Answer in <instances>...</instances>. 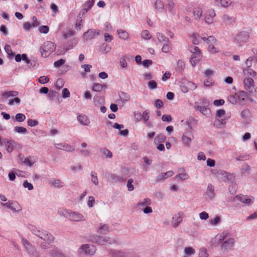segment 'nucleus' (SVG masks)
Instances as JSON below:
<instances>
[{"label":"nucleus","mask_w":257,"mask_h":257,"mask_svg":"<svg viewBox=\"0 0 257 257\" xmlns=\"http://www.w3.org/2000/svg\"><path fill=\"white\" fill-rule=\"evenodd\" d=\"M232 2L231 0H215V5L219 7H222L224 8H227L229 7L231 4Z\"/></svg>","instance_id":"aec40b11"},{"label":"nucleus","mask_w":257,"mask_h":257,"mask_svg":"<svg viewBox=\"0 0 257 257\" xmlns=\"http://www.w3.org/2000/svg\"><path fill=\"white\" fill-rule=\"evenodd\" d=\"M37 161V158L34 156H29L24 159L23 163L27 166L31 167Z\"/></svg>","instance_id":"a211bd4d"},{"label":"nucleus","mask_w":257,"mask_h":257,"mask_svg":"<svg viewBox=\"0 0 257 257\" xmlns=\"http://www.w3.org/2000/svg\"><path fill=\"white\" fill-rule=\"evenodd\" d=\"M249 34L246 32H241L238 33L235 37V42L240 46L243 45L249 38Z\"/></svg>","instance_id":"39448f33"},{"label":"nucleus","mask_w":257,"mask_h":257,"mask_svg":"<svg viewBox=\"0 0 257 257\" xmlns=\"http://www.w3.org/2000/svg\"><path fill=\"white\" fill-rule=\"evenodd\" d=\"M26 115L22 113H18L15 116L16 120L19 122L24 121L26 119Z\"/></svg>","instance_id":"de8ad7c7"},{"label":"nucleus","mask_w":257,"mask_h":257,"mask_svg":"<svg viewBox=\"0 0 257 257\" xmlns=\"http://www.w3.org/2000/svg\"><path fill=\"white\" fill-rule=\"evenodd\" d=\"M151 203V200L150 198H147L140 200L137 203V206L139 207H145L150 205Z\"/></svg>","instance_id":"473e14b6"},{"label":"nucleus","mask_w":257,"mask_h":257,"mask_svg":"<svg viewBox=\"0 0 257 257\" xmlns=\"http://www.w3.org/2000/svg\"><path fill=\"white\" fill-rule=\"evenodd\" d=\"M238 103L243 105L245 103L246 100L248 98L247 93L244 91H240L237 93Z\"/></svg>","instance_id":"f3484780"},{"label":"nucleus","mask_w":257,"mask_h":257,"mask_svg":"<svg viewBox=\"0 0 257 257\" xmlns=\"http://www.w3.org/2000/svg\"><path fill=\"white\" fill-rule=\"evenodd\" d=\"M220 222V217L219 216H216L213 219L209 220L210 224L213 226H216Z\"/></svg>","instance_id":"6e6d98bb"},{"label":"nucleus","mask_w":257,"mask_h":257,"mask_svg":"<svg viewBox=\"0 0 257 257\" xmlns=\"http://www.w3.org/2000/svg\"><path fill=\"white\" fill-rule=\"evenodd\" d=\"M156 37L160 42L162 43H168L169 42V39L168 38L165 36L163 34L161 33H157L156 34Z\"/></svg>","instance_id":"c9c22d12"},{"label":"nucleus","mask_w":257,"mask_h":257,"mask_svg":"<svg viewBox=\"0 0 257 257\" xmlns=\"http://www.w3.org/2000/svg\"><path fill=\"white\" fill-rule=\"evenodd\" d=\"M38 81L40 83L44 84L49 81V78L47 76H42L39 77Z\"/></svg>","instance_id":"e2e57ef3"},{"label":"nucleus","mask_w":257,"mask_h":257,"mask_svg":"<svg viewBox=\"0 0 257 257\" xmlns=\"http://www.w3.org/2000/svg\"><path fill=\"white\" fill-rule=\"evenodd\" d=\"M99 34V31H96V30L89 29L83 34L82 37L84 40L88 41L95 38L96 36H98Z\"/></svg>","instance_id":"ddd939ff"},{"label":"nucleus","mask_w":257,"mask_h":257,"mask_svg":"<svg viewBox=\"0 0 257 257\" xmlns=\"http://www.w3.org/2000/svg\"><path fill=\"white\" fill-rule=\"evenodd\" d=\"M95 2V0H88L87 1L84 6V8L86 9L87 10H90L93 7Z\"/></svg>","instance_id":"49530a36"},{"label":"nucleus","mask_w":257,"mask_h":257,"mask_svg":"<svg viewBox=\"0 0 257 257\" xmlns=\"http://www.w3.org/2000/svg\"><path fill=\"white\" fill-rule=\"evenodd\" d=\"M71 169L74 172H79L82 170L83 166L80 164H77L75 165L71 166Z\"/></svg>","instance_id":"4d7b16f0"},{"label":"nucleus","mask_w":257,"mask_h":257,"mask_svg":"<svg viewBox=\"0 0 257 257\" xmlns=\"http://www.w3.org/2000/svg\"><path fill=\"white\" fill-rule=\"evenodd\" d=\"M171 50V46L168 44V43H165L162 48V50L163 52L164 53H168L169 52L170 50Z\"/></svg>","instance_id":"0e129e2a"},{"label":"nucleus","mask_w":257,"mask_h":257,"mask_svg":"<svg viewBox=\"0 0 257 257\" xmlns=\"http://www.w3.org/2000/svg\"><path fill=\"white\" fill-rule=\"evenodd\" d=\"M95 251L96 248L92 244H83L79 248V252L80 253H84L88 255H93Z\"/></svg>","instance_id":"0eeeda50"},{"label":"nucleus","mask_w":257,"mask_h":257,"mask_svg":"<svg viewBox=\"0 0 257 257\" xmlns=\"http://www.w3.org/2000/svg\"><path fill=\"white\" fill-rule=\"evenodd\" d=\"M18 92L15 90H12L9 91L5 92L3 94V96L5 98H8L9 97H16L18 95Z\"/></svg>","instance_id":"e433bc0d"},{"label":"nucleus","mask_w":257,"mask_h":257,"mask_svg":"<svg viewBox=\"0 0 257 257\" xmlns=\"http://www.w3.org/2000/svg\"><path fill=\"white\" fill-rule=\"evenodd\" d=\"M184 253L186 255H193L195 253V249L191 247H186L184 249Z\"/></svg>","instance_id":"37998d69"},{"label":"nucleus","mask_w":257,"mask_h":257,"mask_svg":"<svg viewBox=\"0 0 257 257\" xmlns=\"http://www.w3.org/2000/svg\"><path fill=\"white\" fill-rule=\"evenodd\" d=\"M56 49L55 44L51 41H46L40 48L41 56L46 58L48 57Z\"/></svg>","instance_id":"f257e3e1"},{"label":"nucleus","mask_w":257,"mask_h":257,"mask_svg":"<svg viewBox=\"0 0 257 257\" xmlns=\"http://www.w3.org/2000/svg\"><path fill=\"white\" fill-rule=\"evenodd\" d=\"M166 139V136L163 134H159L155 138V142L156 143H163Z\"/></svg>","instance_id":"79ce46f5"},{"label":"nucleus","mask_w":257,"mask_h":257,"mask_svg":"<svg viewBox=\"0 0 257 257\" xmlns=\"http://www.w3.org/2000/svg\"><path fill=\"white\" fill-rule=\"evenodd\" d=\"M22 243L23 246L25 247L26 249L29 252H31L33 250V246L30 243L29 241L26 239L23 238L22 239Z\"/></svg>","instance_id":"7c9ffc66"},{"label":"nucleus","mask_w":257,"mask_h":257,"mask_svg":"<svg viewBox=\"0 0 257 257\" xmlns=\"http://www.w3.org/2000/svg\"><path fill=\"white\" fill-rule=\"evenodd\" d=\"M63 254L56 250H53L49 253L48 257H62Z\"/></svg>","instance_id":"09e8293b"},{"label":"nucleus","mask_w":257,"mask_h":257,"mask_svg":"<svg viewBox=\"0 0 257 257\" xmlns=\"http://www.w3.org/2000/svg\"><path fill=\"white\" fill-rule=\"evenodd\" d=\"M149 113L150 112L148 110L144 111L142 113V120H144V121H147V120H149L150 118Z\"/></svg>","instance_id":"5fc2aeb1"},{"label":"nucleus","mask_w":257,"mask_h":257,"mask_svg":"<svg viewBox=\"0 0 257 257\" xmlns=\"http://www.w3.org/2000/svg\"><path fill=\"white\" fill-rule=\"evenodd\" d=\"M216 13L213 9H210L204 13V21L207 24H211L214 22Z\"/></svg>","instance_id":"9b49d317"},{"label":"nucleus","mask_w":257,"mask_h":257,"mask_svg":"<svg viewBox=\"0 0 257 257\" xmlns=\"http://www.w3.org/2000/svg\"><path fill=\"white\" fill-rule=\"evenodd\" d=\"M233 200H238L244 204L246 205H251L254 200V198H249L247 196H245L243 195H236L234 197Z\"/></svg>","instance_id":"f8f14e48"},{"label":"nucleus","mask_w":257,"mask_h":257,"mask_svg":"<svg viewBox=\"0 0 257 257\" xmlns=\"http://www.w3.org/2000/svg\"><path fill=\"white\" fill-rule=\"evenodd\" d=\"M103 88L102 85L99 83H95L92 86V90L94 91L100 92Z\"/></svg>","instance_id":"052dcab7"},{"label":"nucleus","mask_w":257,"mask_h":257,"mask_svg":"<svg viewBox=\"0 0 257 257\" xmlns=\"http://www.w3.org/2000/svg\"><path fill=\"white\" fill-rule=\"evenodd\" d=\"M111 257H128V253L120 250H113L110 253Z\"/></svg>","instance_id":"a878e982"},{"label":"nucleus","mask_w":257,"mask_h":257,"mask_svg":"<svg viewBox=\"0 0 257 257\" xmlns=\"http://www.w3.org/2000/svg\"><path fill=\"white\" fill-rule=\"evenodd\" d=\"M14 142L12 141H5L6 150L8 153H11L14 149Z\"/></svg>","instance_id":"4c0bfd02"},{"label":"nucleus","mask_w":257,"mask_h":257,"mask_svg":"<svg viewBox=\"0 0 257 257\" xmlns=\"http://www.w3.org/2000/svg\"><path fill=\"white\" fill-rule=\"evenodd\" d=\"M190 38L193 45H197L200 43V36L198 33H192L190 36Z\"/></svg>","instance_id":"2f4dec72"},{"label":"nucleus","mask_w":257,"mask_h":257,"mask_svg":"<svg viewBox=\"0 0 257 257\" xmlns=\"http://www.w3.org/2000/svg\"><path fill=\"white\" fill-rule=\"evenodd\" d=\"M70 210H71L68 209L60 208L58 209L57 213L60 216L68 219Z\"/></svg>","instance_id":"393cba45"},{"label":"nucleus","mask_w":257,"mask_h":257,"mask_svg":"<svg viewBox=\"0 0 257 257\" xmlns=\"http://www.w3.org/2000/svg\"><path fill=\"white\" fill-rule=\"evenodd\" d=\"M227 233L223 232L219 236V240L222 241L220 246L224 249H231L235 243V240L233 238H227Z\"/></svg>","instance_id":"f03ea898"},{"label":"nucleus","mask_w":257,"mask_h":257,"mask_svg":"<svg viewBox=\"0 0 257 257\" xmlns=\"http://www.w3.org/2000/svg\"><path fill=\"white\" fill-rule=\"evenodd\" d=\"M29 229L36 236H40V230L33 225H29Z\"/></svg>","instance_id":"a18cd8bd"},{"label":"nucleus","mask_w":257,"mask_h":257,"mask_svg":"<svg viewBox=\"0 0 257 257\" xmlns=\"http://www.w3.org/2000/svg\"><path fill=\"white\" fill-rule=\"evenodd\" d=\"M48 183L51 187L60 188L64 186V183L60 179H52L48 180Z\"/></svg>","instance_id":"2eb2a0df"},{"label":"nucleus","mask_w":257,"mask_h":257,"mask_svg":"<svg viewBox=\"0 0 257 257\" xmlns=\"http://www.w3.org/2000/svg\"><path fill=\"white\" fill-rule=\"evenodd\" d=\"M174 174V173L172 171H169L166 173L160 174L158 175L157 181H159L162 180L166 179L168 177H171Z\"/></svg>","instance_id":"cd10ccee"},{"label":"nucleus","mask_w":257,"mask_h":257,"mask_svg":"<svg viewBox=\"0 0 257 257\" xmlns=\"http://www.w3.org/2000/svg\"><path fill=\"white\" fill-rule=\"evenodd\" d=\"M5 50L9 57H12L14 56V53L13 52L11 46L9 45H5Z\"/></svg>","instance_id":"864d4df0"},{"label":"nucleus","mask_w":257,"mask_h":257,"mask_svg":"<svg viewBox=\"0 0 257 257\" xmlns=\"http://www.w3.org/2000/svg\"><path fill=\"white\" fill-rule=\"evenodd\" d=\"M155 7L158 10H162L164 8V5L161 0H157L155 2Z\"/></svg>","instance_id":"69168bd1"},{"label":"nucleus","mask_w":257,"mask_h":257,"mask_svg":"<svg viewBox=\"0 0 257 257\" xmlns=\"http://www.w3.org/2000/svg\"><path fill=\"white\" fill-rule=\"evenodd\" d=\"M241 118L245 121L248 120L250 117V112L248 109H244L240 113Z\"/></svg>","instance_id":"72a5a7b5"},{"label":"nucleus","mask_w":257,"mask_h":257,"mask_svg":"<svg viewBox=\"0 0 257 257\" xmlns=\"http://www.w3.org/2000/svg\"><path fill=\"white\" fill-rule=\"evenodd\" d=\"M243 84L245 89L250 93H254L256 91L254 81L252 78L247 77L244 78Z\"/></svg>","instance_id":"423d86ee"},{"label":"nucleus","mask_w":257,"mask_h":257,"mask_svg":"<svg viewBox=\"0 0 257 257\" xmlns=\"http://www.w3.org/2000/svg\"><path fill=\"white\" fill-rule=\"evenodd\" d=\"M96 175V173L94 172H91L90 173L91 181L95 185H97L98 184V178Z\"/></svg>","instance_id":"8fccbe9b"},{"label":"nucleus","mask_w":257,"mask_h":257,"mask_svg":"<svg viewBox=\"0 0 257 257\" xmlns=\"http://www.w3.org/2000/svg\"><path fill=\"white\" fill-rule=\"evenodd\" d=\"M194 136L191 132L188 131L185 132L182 136V141L185 147L190 148Z\"/></svg>","instance_id":"20e7f679"},{"label":"nucleus","mask_w":257,"mask_h":257,"mask_svg":"<svg viewBox=\"0 0 257 257\" xmlns=\"http://www.w3.org/2000/svg\"><path fill=\"white\" fill-rule=\"evenodd\" d=\"M14 131L18 133L25 134L27 132L26 128L23 126H16L14 128Z\"/></svg>","instance_id":"680f3d73"},{"label":"nucleus","mask_w":257,"mask_h":257,"mask_svg":"<svg viewBox=\"0 0 257 257\" xmlns=\"http://www.w3.org/2000/svg\"><path fill=\"white\" fill-rule=\"evenodd\" d=\"M218 177L224 182L233 181L235 177L233 173H230L224 171H220L218 173Z\"/></svg>","instance_id":"6e6552de"},{"label":"nucleus","mask_w":257,"mask_h":257,"mask_svg":"<svg viewBox=\"0 0 257 257\" xmlns=\"http://www.w3.org/2000/svg\"><path fill=\"white\" fill-rule=\"evenodd\" d=\"M193 13L195 20L199 21L202 15L203 11L201 8L197 7L194 9Z\"/></svg>","instance_id":"bb28decb"},{"label":"nucleus","mask_w":257,"mask_h":257,"mask_svg":"<svg viewBox=\"0 0 257 257\" xmlns=\"http://www.w3.org/2000/svg\"><path fill=\"white\" fill-rule=\"evenodd\" d=\"M141 37L146 40H149L151 38L152 36L148 30H144L141 33Z\"/></svg>","instance_id":"3c124183"},{"label":"nucleus","mask_w":257,"mask_h":257,"mask_svg":"<svg viewBox=\"0 0 257 257\" xmlns=\"http://www.w3.org/2000/svg\"><path fill=\"white\" fill-rule=\"evenodd\" d=\"M225 111L224 109H219L217 111H216V120H215V122H214V124H217V122H220V123L221 124H224V120H223L222 119H221V120H219V118H221L222 117H223L224 115H225Z\"/></svg>","instance_id":"6ab92c4d"},{"label":"nucleus","mask_w":257,"mask_h":257,"mask_svg":"<svg viewBox=\"0 0 257 257\" xmlns=\"http://www.w3.org/2000/svg\"><path fill=\"white\" fill-rule=\"evenodd\" d=\"M83 19L82 17H77L75 22V29L77 31H80L83 27Z\"/></svg>","instance_id":"58836bf2"},{"label":"nucleus","mask_w":257,"mask_h":257,"mask_svg":"<svg viewBox=\"0 0 257 257\" xmlns=\"http://www.w3.org/2000/svg\"><path fill=\"white\" fill-rule=\"evenodd\" d=\"M228 101L232 104L238 103L237 93L234 95H231L228 97Z\"/></svg>","instance_id":"c03bdc74"},{"label":"nucleus","mask_w":257,"mask_h":257,"mask_svg":"<svg viewBox=\"0 0 257 257\" xmlns=\"http://www.w3.org/2000/svg\"><path fill=\"white\" fill-rule=\"evenodd\" d=\"M206 194L207 198L209 199H212L215 196L214 188L212 184H209L208 185Z\"/></svg>","instance_id":"4be33fe9"},{"label":"nucleus","mask_w":257,"mask_h":257,"mask_svg":"<svg viewBox=\"0 0 257 257\" xmlns=\"http://www.w3.org/2000/svg\"><path fill=\"white\" fill-rule=\"evenodd\" d=\"M243 74L246 76H250L254 77L256 75V72L253 70L250 67L244 69L243 71Z\"/></svg>","instance_id":"ea45409f"},{"label":"nucleus","mask_w":257,"mask_h":257,"mask_svg":"<svg viewBox=\"0 0 257 257\" xmlns=\"http://www.w3.org/2000/svg\"><path fill=\"white\" fill-rule=\"evenodd\" d=\"M21 103V100L18 97H15L14 99H11L9 100L8 102V104L9 105H13L14 104L19 105Z\"/></svg>","instance_id":"603ef678"},{"label":"nucleus","mask_w":257,"mask_h":257,"mask_svg":"<svg viewBox=\"0 0 257 257\" xmlns=\"http://www.w3.org/2000/svg\"><path fill=\"white\" fill-rule=\"evenodd\" d=\"M174 7L175 4L172 1H170L168 5H166V8L168 9L169 12L172 15H175L176 14Z\"/></svg>","instance_id":"a19ab883"},{"label":"nucleus","mask_w":257,"mask_h":257,"mask_svg":"<svg viewBox=\"0 0 257 257\" xmlns=\"http://www.w3.org/2000/svg\"><path fill=\"white\" fill-rule=\"evenodd\" d=\"M133 182L134 180L132 178H130L127 180L126 186L129 191H132L134 189V187L133 185Z\"/></svg>","instance_id":"bf43d9fd"},{"label":"nucleus","mask_w":257,"mask_h":257,"mask_svg":"<svg viewBox=\"0 0 257 257\" xmlns=\"http://www.w3.org/2000/svg\"><path fill=\"white\" fill-rule=\"evenodd\" d=\"M188 49L192 53L190 62L194 66L197 62L201 60L202 54L199 48L193 45L189 46Z\"/></svg>","instance_id":"7ed1b4c3"},{"label":"nucleus","mask_w":257,"mask_h":257,"mask_svg":"<svg viewBox=\"0 0 257 257\" xmlns=\"http://www.w3.org/2000/svg\"><path fill=\"white\" fill-rule=\"evenodd\" d=\"M10 209L15 212H18L22 210V207L16 201H11Z\"/></svg>","instance_id":"c85d7f7f"},{"label":"nucleus","mask_w":257,"mask_h":257,"mask_svg":"<svg viewBox=\"0 0 257 257\" xmlns=\"http://www.w3.org/2000/svg\"><path fill=\"white\" fill-rule=\"evenodd\" d=\"M97 242L100 244H111L114 242L113 239L106 237H98Z\"/></svg>","instance_id":"412c9836"},{"label":"nucleus","mask_w":257,"mask_h":257,"mask_svg":"<svg viewBox=\"0 0 257 257\" xmlns=\"http://www.w3.org/2000/svg\"><path fill=\"white\" fill-rule=\"evenodd\" d=\"M77 121L83 125H88L90 121L88 116L85 114H79L77 116Z\"/></svg>","instance_id":"dca6fc26"},{"label":"nucleus","mask_w":257,"mask_h":257,"mask_svg":"<svg viewBox=\"0 0 257 257\" xmlns=\"http://www.w3.org/2000/svg\"><path fill=\"white\" fill-rule=\"evenodd\" d=\"M205 105H209V101L205 98H201L195 102L194 107L195 109H196L197 105L199 107H201Z\"/></svg>","instance_id":"5701e85b"},{"label":"nucleus","mask_w":257,"mask_h":257,"mask_svg":"<svg viewBox=\"0 0 257 257\" xmlns=\"http://www.w3.org/2000/svg\"><path fill=\"white\" fill-rule=\"evenodd\" d=\"M180 178L182 180H185L189 178V175L186 173H182L178 174L176 176V179Z\"/></svg>","instance_id":"13d9d810"},{"label":"nucleus","mask_w":257,"mask_h":257,"mask_svg":"<svg viewBox=\"0 0 257 257\" xmlns=\"http://www.w3.org/2000/svg\"><path fill=\"white\" fill-rule=\"evenodd\" d=\"M39 31L41 33L47 34L49 31V28L47 26H42L39 28Z\"/></svg>","instance_id":"338daca9"},{"label":"nucleus","mask_w":257,"mask_h":257,"mask_svg":"<svg viewBox=\"0 0 257 257\" xmlns=\"http://www.w3.org/2000/svg\"><path fill=\"white\" fill-rule=\"evenodd\" d=\"M209 105H204L201 107L196 106V110L199 111L202 114L204 115H208L210 113V109L208 108Z\"/></svg>","instance_id":"b1692460"},{"label":"nucleus","mask_w":257,"mask_h":257,"mask_svg":"<svg viewBox=\"0 0 257 257\" xmlns=\"http://www.w3.org/2000/svg\"><path fill=\"white\" fill-rule=\"evenodd\" d=\"M55 146L58 149L65 150L68 152H72L74 151V148L68 144L59 143L55 144Z\"/></svg>","instance_id":"4468645a"},{"label":"nucleus","mask_w":257,"mask_h":257,"mask_svg":"<svg viewBox=\"0 0 257 257\" xmlns=\"http://www.w3.org/2000/svg\"><path fill=\"white\" fill-rule=\"evenodd\" d=\"M44 235L43 236H41V239L49 242H52L54 241V236L47 231H46L45 232H44Z\"/></svg>","instance_id":"c756f323"},{"label":"nucleus","mask_w":257,"mask_h":257,"mask_svg":"<svg viewBox=\"0 0 257 257\" xmlns=\"http://www.w3.org/2000/svg\"><path fill=\"white\" fill-rule=\"evenodd\" d=\"M68 219L72 221L78 222L85 221L86 218L81 213L70 210Z\"/></svg>","instance_id":"1a4fd4ad"},{"label":"nucleus","mask_w":257,"mask_h":257,"mask_svg":"<svg viewBox=\"0 0 257 257\" xmlns=\"http://www.w3.org/2000/svg\"><path fill=\"white\" fill-rule=\"evenodd\" d=\"M118 36L119 38L123 40H127L129 37V34L125 31L123 30H117V31Z\"/></svg>","instance_id":"f704fd0d"},{"label":"nucleus","mask_w":257,"mask_h":257,"mask_svg":"<svg viewBox=\"0 0 257 257\" xmlns=\"http://www.w3.org/2000/svg\"><path fill=\"white\" fill-rule=\"evenodd\" d=\"M198 257H208V254L207 253L206 249L205 248H200Z\"/></svg>","instance_id":"774afa93"},{"label":"nucleus","mask_w":257,"mask_h":257,"mask_svg":"<svg viewBox=\"0 0 257 257\" xmlns=\"http://www.w3.org/2000/svg\"><path fill=\"white\" fill-rule=\"evenodd\" d=\"M184 214L182 212H179L175 214L172 218L171 224L174 228H176L182 222Z\"/></svg>","instance_id":"9d476101"}]
</instances>
